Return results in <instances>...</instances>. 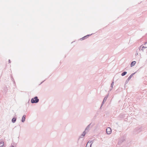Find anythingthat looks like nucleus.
Segmentation results:
<instances>
[{"label": "nucleus", "instance_id": "obj_1", "mask_svg": "<svg viewBox=\"0 0 147 147\" xmlns=\"http://www.w3.org/2000/svg\"><path fill=\"white\" fill-rule=\"evenodd\" d=\"M39 101V100L37 96H35L34 98L31 99V102L32 103H36Z\"/></svg>", "mask_w": 147, "mask_h": 147}, {"label": "nucleus", "instance_id": "obj_2", "mask_svg": "<svg viewBox=\"0 0 147 147\" xmlns=\"http://www.w3.org/2000/svg\"><path fill=\"white\" fill-rule=\"evenodd\" d=\"M141 130L140 128H136L133 131V133L135 134H136L140 131Z\"/></svg>", "mask_w": 147, "mask_h": 147}, {"label": "nucleus", "instance_id": "obj_3", "mask_svg": "<svg viewBox=\"0 0 147 147\" xmlns=\"http://www.w3.org/2000/svg\"><path fill=\"white\" fill-rule=\"evenodd\" d=\"M109 96V94H107L104 98V99L103 100V102H102V105H101V106L100 107V108L102 106V105L106 101L108 97Z\"/></svg>", "mask_w": 147, "mask_h": 147}, {"label": "nucleus", "instance_id": "obj_4", "mask_svg": "<svg viewBox=\"0 0 147 147\" xmlns=\"http://www.w3.org/2000/svg\"><path fill=\"white\" fill-rule=\"evenodd\" d=\"M92 143L93 142L92 141H89L87 143L86 147H91V145Z\"/></svg>", "mask_w": 147, "mask_h": 147}, {"label": "nucleus", "instance_id": "obj_5", "mask_svg": "<svg viewBox=\"0 0 147 147\" xmlns=\"http://www.w3.org/2000/svg\"><path fill=\"white\" fill-rule=\"evenodd\" d=\"M111 132V129L110 127H108L106 129V132L108 134H110Z\"/></svg>", "mask_w": 147, "mask_h": 147}, {"label": "nucleus", "instance_id": "obj_6", "mask_svg": "<svg viewBox=\"0 0 147 147\" xmlns=\"http://www.w3.org/2000/svg\"><path fill=\"white\" fill-rule=\"evenodd\" d=\"M142 45H141L140 47L139 48V49L140 50L141 49L142 52H144V49H146V47L144 46L142 47Z\"/></svg>", "mask_w": 147, "mask_h": 147}, {"label": "nucleus", "instance_id": "obj_7", "mask_svg": "<svg viewBox=\"0 0 147 147\" xmlns=\"http://www.w3.org/2000/svg\"><path fill=\"white\" fill-rule=\"evenodd\" d=\"M86 134L85 131H84L79 137V138H83Z\"/></svg>", "mask_w": 147, "mask_h": 147}, {"label": "nucleus", "instance_id": "obj_8", "mask_svg": "<svg viewBox=\"0 0 147 147\" xmlns=\"http://www.w3.org/2000/svg\"><path fill=\"white\" fill-rule=\"evenodd\" d=\"M26 116L25 115H24L23 116L22 118V122H24L25 121V120L26 119Z\"/></svg>", "mask_w": 147, "mask_h": 147}, {"label": "nucleus", "instance_id": "obj_9", "mask_svg": "<svg viewBox=\"0 0 147 147\" xmlns=\"http://www.w3.org/2000/svg\"><path fill=\"white\" fill-rule=\"evenodd\" d=\"M4 145V142L3 141H1L0 142V147H3Z\"/></svg>", "mask_w": 147, "mask_h": 147}, {"label": "nucleus", "instance_id": "obj_10", "mask_svg": "<svg viewBox=\"0 0 147 147\" xmlns=\"http://www.w3.org/2000/svg\"><path fill=\"white\" fill-rule=\"evenodd\" d=\"M131 76L129 77L126 80V81L125 84H126L127 83L129 82V80L131 79Z\"/></svg>", "mask_w": 147, "mask_h": 147}, {"label": "nucleus", "instance_id": "obj_11", "mask_svg": "<svg viewBox=\"0 0 147 147\" xmlns=\"http://www.w3.org/2000/svg\"><path fill=\"white\" fill-rule=\"evenodd\" d=\"M136 61H134L132 62L131 64V67H132L134 66L136 64Z\"/></svg>", "mask_w": 147, "mask_h": 147}, {"label": "nucleus", "instance_id": "obj_12", "mask_svg": "<svg viewBox=\"0 0 147 147\" xmlns=\"http://www.w3.org/2000/svg\"><path fill=\"white\" fill-rule=\"evenodd\" d=\"M127 73V72L126 71H124L121 74V75L122 76H124Z\"/></svg>", "mask_w": 147, "mask_h": 147}, {"label": "nucleus", "instance_id": "obj_13", "mask_svg": "<svg viewBox=\"0 0 147 147\" xmlns=\"http://www.w3.org/2000/svg\"><path fill=\"white\" fill-rule=\"evenodd\" d=\"M16 118H15V117L13 118L12 119V122H13V123H15V121H16Z\"/></svg>", "mask_w": 147, "mask_h": 147}, {"label": "nucleus", "instance_id": "obj_14", "mask_svg": "<svg viewBox=\"0 0 147 147\" xmlns=\"http://www.w3.org/2000/svg\"><path fill=\"white\" fill-rule=\"evenodd\" d=\"M91 124V123H90L86 127L85 130V131H86L87 130H88L89 129Z\"/></svg>", "mask_w": 147, "mask_h": 147}, {"label": "nucleus", "instance_id": "obj_15", "mask_svg": "<svg viewBox=\"0 0 147 147\" xmlns=\"http://www.w3.org/2000/svg\"><path fill=\"white\" fill-rule=\"evenodd\" d=\"M113 85H114V82L113 81L112 82V83L111 84V87L112 88L110 90V91H111V90L112 89V88H113Z\"/></svg>", "mask_w": 147, "mask_h": 147}, {"label": "nucleus", "instance_id": "obj_16", "mask_svg": "<svg viewBox=\"0 0 147 147\" xmlns=\"http://www.w3.org/2000/svg\"><path fill=\"white\" fill-rule=\"evenodd\" d=\"M92 34H89V35H87L84 37H83V38H84V39H85L88 36H90L91 35H92Z\"/></svg>", "mask_w": 147, "mask_h": 147}, {"label": "nucleus", "instance_id": "obj_17", "mask_svg": "<svg viewBox=\"0 0 147 147\" xmlns=\"http://www.w3.org/2000/svg\"><path fill=\"white\" fill-rule=\"evenodd\" d=\"M123 141H124V139H123V140H121V139H120L119 140V141L118 142V143L119 144H120V143H121V142H123Z\"/></svg>", "mask_w": 147, "mask_h": 147}, {"label": "nucleus", "instance_id": "obj_18", "mask_svg": "<svg viewBox=\"0 0 147 147\" xmlns=\"http://www.w3.org/2000/svg\"><path fill=\"white\" fill-rule=\"evenodd\" d=\"M144 45L145 46V47H146V48H147V42H145L144 44Z\"/></svg>", "mask_w": 147, "mask_h": 147}, {"label": "nucleus", "instance_id": "obj_19", "mask_svg": "<svg viewBox=\"0 0 147 147\" xmlns=\"http://www.w3.org/2000/svg\"><path fill=\"white\" fill-rule=\"evenodd\" d=\"M135 74V72L134 73L131 74L130 76V77L131 76V78H132V76Z\"/></svg>", "mask_w": 147, "mask_h": 147}, {"label": "nucleus", "instance_id": "obj_20", "mask_svg": "<svg viewBox=\"0 0 147 147\" xmlns=\"http://www.w3.org/2000/svg\"><path fill=\"white\" fill-rule=\"evenodd\" d=\"M135 74V72L134 73L131 74L130 76V77L131 76V78H132V76Z\"/></svg>", "mask_w": 147, "mask_h": 147}, {"label": "nucleus", "instance_id": "obj_21", "mask_svg": "<svg viewBox=\"0 0 147 147\" xmlns=\"http://www.w3.org/2000/svg\"><path fill=\"white\" fill-rule=\"evenodd\" d=\"M84 39V38H83V37L80 39V40H83Z\"/></svg>", "mask_w": 147, "mask_h": 147}, {"label": "nucleus", "instance_id": "obj_22", "mask_svg": "<svg viewBox=\"0 0 147 147\" xmlns=\"http://www.w3.org/2000/svg\"><path fill=\"white\" fill-rule=\"evenodd\" d=\"M9 63H10L11 62L10 60V59L9 60Z\"/></svg>", "mask_w": 147, "mask_h": 147}, {"label": "nucleus", "instance_id": "obj_23", "mask_svg": "<svg viewBox=\"0 0 147 147\" xmlns=\"http://www.w3.org/2000/svg\"><path fill=\"white\" fill-rule=\"evenodd\" d=\"M11 147H14V146L13 145H11Z\"/></svg>", "mask_w": 147, "mask_h": 147}, {"label": "nucleus", "instance_id": "obj_24", "mask_svg": "<svg viewBox=\"0 0 147 147\" xmlns=\"http://www.w3.org/2000/svg\"><path fill=\"white\" fill-rule=\"evenodd\" d=\"M43 82H44V81H43L41 83H42Z\"/></svg>", "mask_w": 147, "mask_h": 147}]
</instances>
